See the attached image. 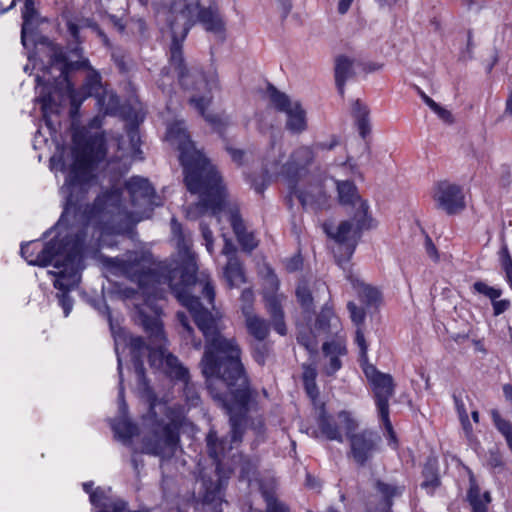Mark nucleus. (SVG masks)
Returning <instances> with one entry per match:
<instances>
[{"label":"nucleus","mask_w":512,"mask_h":512,"mask_svg":"<svg viewBox=\"0 0 512 512\" xmlns=\"http://www.w3.org/2000/svg\"><path fill=\"white\" fill-rule=\"evenodd\" d=\"M171 231L173 239L176 241L179 262L175 266L167 268V273L157 276L148 264L149 261L143 253L129 252L122 258H105L103 263L108 271L113 275L123 276L138 284L139 291L134 289H125L123 294L126 298H135L141 294L145 297L143 304H136L138 308V319L146 333L149 335L150 347H148L141 337H127L119 334L115 337L120 343L122 337L130 349L135 373L139 382L146 385L145 368L142 357L146 351H149L148 359L151 367L161 368L171 378L182 381L189 378V371L180 360L170 353L166 348V337L163 330V324L160 319L161 308L155 304V300L162 299V293L154 287L157 282L160 285H166L175 298L185 307L177 296L181 291L188 297L197 299L205 309L216 314L220 323V315L215 310L214 299L215 289L210 277L204 273L199 276L197 273L196 257L191 251V241L182 231L181 224L175 219H171ZM191 316L190 309L186 306ZM194 319V317H192ZM222 327H220V331Z\"/></svg>","instance_id":"obj_1"},{"label":"nucleus","mask_w":512,"mask_h":512,"mask_svg":"<svg viewBox=\"0 0 512 512\" xmlns=\"http://www.w3.org/2000/svg\"><path fill=\"white\" fill-rule=\"evenodd\" d=\"M73 162L68 168L61 193L65 198L64 211L57 223L59 228L63 222L81 227L74 235L58 236L47 242L43 248L34 252L31 244L21 246V255L29 265L46 267L53 264L55 271L60 270L71 246L77 239L82 240V249L88 233L100 230L103 224L113 221L115 216L127 214L122 206L120 189L113 188L99 195L92 205L83 204L85 195L97 185L95 171L104 162L106 142L102 132L91 133L83 130L73 136Z\"/></svg>","instance_id":"obj_2"},{"label":"nucleus","mask_w":512,"mask_h":512,"mask_svg":"<svg viewBox=\"0 0 512 512\" xmlns=\"http://www.w3.org/2000/svg\"><path fill=\"white\" fill-rule=\"evenodd\" d=\"M177 296L192 312L194 322L205 339L200 368L207 389L229 415V437H218L214 429H210L206 436L208 455L216 464V471L220 472L222 457L232 449L234 443L242 440L245 414L251 396L248 378L240 360L241 349L234 338L220 334L216 314L181 291L177 292Z\"/></svg>","instance_id":"obj_3"},{"label":"nucleus","mask_w":512,"mask_h":512,"mask_svg":"<svg viewBox=\"0 0 512 512\" xmlns=\"http://www.w3.org/2000/svg\"><path fill=\"white\" fill-rule=\"evenodd\" d=\"M146 5L148 0H139ZM167 21L172 33V42L169 49L168 66L163 67L157 81L158 86L165 93L173 90L175 76L179 84L186 90L195 91L190 98L191 105L214 128L221 130L226 122L218 115L206 113L212 102L211 92L218 89L216 73L204 74L201 71L188 69L183 56L182 43L191 27L199 22L206 31L215 34L224 32V21L217 9L201 8L199 0H175L172 2Z\"/></svg>","instance_id":"obj_4"},{"label":"nucleus","mask_w":512,"mask_h":512,"mask_svg":"<svg viewBox=\"0 0 512 512\" xmlns=\"http://www.w3.org/2000/svg\"><path fill=\"white\" fill-rule=\"evenodd\" d=\"M166 139L180 152V162L184 169L187 189L200 194V201L188 210L189 217H196L206 211L213 216H225L243 250L251 252L257 246L253 233L247 232L236 202L227 199L222 178L209 160L195 147L186 131L184 121L168 125Z\"/></svg>","instance_id":"obj_5"},{"label":"nucleus","mask_w":512,"mask_h":512,"mask_svg":"<svg viewBox=\"0 0 512 512\" xmlns=\"http://www.w3.org/2000/svg\"><path fill=\"white\" fill-rule=\"evenodd\" d=\"M49 65L36 76V101L41 104L43 118L48 126L50 116L58 113L62 104L69 100L71 114L78 111L82 101L90 96L96 99L102 94L100 74L90 67L89 60H72L62 48L49 46Z\"/></svg>","instance_id":"obj_6"},{"label":"nucleus","mask_w":512,"mask_h":512,"mask_svg":"<svg viewBox=\"0 0 512 512\" xmlns=\"http://www.w3.org/2000/svg\"><path fill=\"white\" fill-rule=\"evenodd\" d=\"M284 156L282 146L272 141L263 160V181H271L273 178L282 176L290 182H295L306 173L315 154L311 147L300 146L291 153L285 163H283Z\"/></svg>","instance_id":"obj_7"},{"label":"nucleus","mask_w":512,"mask_h":512,"mask_svg":"<svg viewBox=\"0 0 512 512\" xmlns=\"http://www.w3.org/2000/svg\"><path fill=\"white\" fill-rule=\"evenodd\" d=\"M82 254V240L77 239L66 255L64 266L58 271L48 272L55 277L53 281L54 287L61 291V293L57 294V297L65 317L70 314L73 308V300L68 295V292L76 288L81 279V270L83 269Z\"/></svg>","instance_id":"obj_8"},{"label":"nucleus","mask_w":512,"mask_h":512,"mask_svg":"<svg viewBox=\"0 0 512 512\" xmlns=\"http://www.w3.org/2000/svg\"><path fill=\"white\" fill-rule=\"evenodd\" d=\"M369 227L368 216H363L360 213H355L352 221H342L336 230L330 223L325 222L323 224L324 232L338 244L334 253L339 265L349 261L355 251L361 232Z\"/></svg>","instance_id":"obj_9"},{"label":"nucleus","mask_w":512,"mask_h":512,"mask_svg":"<svg viewBox=\"0 0 512 512\" xmlns=\"http://www.w3.org/2000/svg\"><path fill=\"white\" fill-rule=\"evenodd\" d=\"M340 418L344 422V433L350 443L351 456L358 465L364 466L380 450L381 437L370 429L356 432L359 424L352 413H342Z\"/></svg>","instance_id":"obj_10"},{"label":"nucleus","mask_w":512,"mask_h":512,"mask_svg":"<svg viewBox=\"0 0 512 512\" xmlns=\"http://www.w3.org/2000/svg\"><path fill=\"white\" fill-rule=\"evenodd\" d=\"M365 375L371 385L378 416L389 434V443L396 445V436L389 419V400L395 392V384L390 374L382 373L375 367L365 368Z\"/></svg>","instance_id":"obj_11"},{"label":"nucleus","mask_w":512,"mask_h":512,"mask_svg":"<svg viewBox=\"0 0 512 512\" xmlns=\"http://www.w3.org/2000/svg\"><path fill=\"white\" fill-rule=\"evenodd\" d=\"M125 188L130 196L131 204L135 208L130 214L136 221L148 218L153 208L161 205V200L156 195L154 187L146 178L134 176L126 182Z\"/></svg>","instance_id":"obj_12"},{"label":"nucleus","mask_w":512,"mask_h":512,"mask_svg":"<svg viewBox=\"0 0 512 512\" xmlns=\"http://www.w3.org/2000/svg\"><path fill=\"white\" fill-rule=\"evenodd\" d=\"M178 441L179 435L174 425L157 422L152 431L143 438L142 452L170 458L176 452Z\"/></svg>","instance_id":"obj_13"},{"label":"nucleus","mask_w":512,"mask_h":512,"mask_svg":"<svg viewBox=\"0 0 512 512\" xmlns=\"http://www.w3.org/2000/svg\"><path fill=\"white\" fill-rule=\"evenodd\" d=\"M268 96L273 106L287 116L286 128L291 133L300 134L307 129L306 112L299 101H292L274 86L268 87Z\"/></svg>","instance_id":"obj_14"},{"label":"nucleus","mask_w":512,"mask_h":512,"mask_svg":"<svg viewBox=\"0 0 512 512\" xmlns=\"http://www.w3.org/2000/svg\"><path fill=\"white\" fill-rule=\"evenodd\" d=\"M432 198L435 206L448 215L456 214L465 208L462 188L446 180L434 185Z\"/></svg>","instance_id":"obj_15"},{"label":"nucleus","mask_w":512,"mask_h":512,"mask_svg":"<svg viewBox=\"0 0 512 512\" xmlns=\"http://www.w3.org/2000/svg\"><path fill=\"white\" fill-rule=\"evenodd\" d=\"M115 352L117 354V362H118V373H119V393H118V402H119V414L120 416L113 420L112 429L115 433V436L121 440L124 444H127L131 438L137 433V426L130 422L126 417L127 414V404L124 400V386H123V375H122V360L119 353V342L116 339V347Z\"/></svg>","instance_id":"obj_16"},{"label":"nucleus","mask_w":512,"mask_h":512,"mask_svg":"<svg viewBox=\"0 0 512 512\" xmlns=\"http://www.w3.org/2000/svg\"><path fill=\"white\" fill-rule=\"evenodd\" d=\"M406 486L393 479L377 478L373 481V496L377 500L374 512H392L394 501L405 493Z\"/></svg>","instance_id":"obj_17"},{"label":"nucleus","mask_w":512,"mask_h":512,"mask_svg":"<svg viewBox=\"0 0 512 512\" xmlns=\"http://www.w3.org/2000/svg\"><path fill=\"white\" fill-rule=\"evenodd\" d=\"M342 413H350L349 411L342 410L335 416L326 412L322 404L318 409L317 425L321 434L330 441H337L343 443L345 439L344 422L341 421L340 415Z\"/></svg>","instance_id":"obj_18"},{"label":"nucleus","mask_w":512,"mask_h":512,"mask_svg":"<svg viewBox=\"0 0 512 512\" xmlns=\"http://www.w3.org/2000/svg\"><path fill=\"white\" fill-rule=\"evenodd\" d=\"M322 353L325 359L323 372L327 376H332L341 369V357L347 354L345 339L342 336H337L331 341L324 342L322 345Z\"/></svg>","instance_id":"obj_19"},{"label":"nucleus","mask_w":512,"mask_h":512,"mask_svg":"<svg viewBox=\"0 0 512 512\" xmlns=\"http://www.w3.org/2000/svg\"><path fill=\"white\" fill-rule=\"evenodd\" d=\"M294 193L305 210L319 212L330 207V199L319 183L295 190Z\"/></svg>","instance_id":"obj_20"},{"label":"nucleus","mask_w":512,"mask_h":512,"mask_svg":"<svg viewBox=\"0 0 512 512\" xmlns=\"http://www.w3.org/2000/svg\"><path fill=\"white\" fill-rule=\"evenodd\" d=\"M90 502L97 512H124L127 503L113 495L110 487H97L90 493Z\"/></svg>","instance_id":"obj_21"},{"label":"nucleus","mask_w":512,"mask_h":512,"mask_svg":"<svg viewBox=\"0 0 512 512\" xmlns=\"http://www.w3.org/2000/svg\"><path fill=\"white\" fill-rule=\"evenodd\" d=\"M336 188L338 192V200L342 205H350L353 207L358 206L355 213L367 216L368 205L358 195L357 187L349 180L336 181Z\"/></svg>","instance_id":"obj_22"},{"label":"nucleus","mask_w":512,"mask_h":512,"mask_svg":"<svg viewBox=\"0 0 512 512\" xmlns=\"http://www.w3.org/2000/svg\"><path fill=\"white\" fill-rule=\"evenodd\" d=\"M362 66L363 65L359 61L350 59L344 55H340L335 59V84L341 96L345 93L346 81L356 74V68Z\"/></svg>","instance_id":"obj_23"},{"label":"nucleus","mask_w":512,"mask_h":512,"mask_svg":"<svg viewBox=\"0 0 512 512\" xmlns=\"http://www.w3.org/2000/svg\"><path fill=\"white\" fill-rule=\"evenodd\" d=\"M285 296L282 294H270L265 296L266 309L269 313L273 329L281 336L287 334V327L284 319L282 301Z\"/></svg>","instance_id":"obj_24"},{"label":"nucleus","mask_w":512,"mask_h":512,"mask_svg":"<svg viewBox=\"0 0 512 512\" xmlns=\"http://www.w3.org/2000/svg\"><path fill=\"white\" fill-rule=\"evenodd\" d=\"M248 333L257 341H264L269 335V323L254 313L253 307H241Z\"/></svg>","instance_id":"obj_25"},{"label":"nucleus","mask_w":512,"mask_h":512,"mask_svg":"<svg viewBox=\"0 0 512 512\" xmlns=\"http://www.w3.org/2000/svg\"><path fill=\"white\" fill-rule=\"evenodd\" d=\"M346 278L350 281L359 300L366 306V308L375 306L380 302L381 294L378 289L364 283L358 276L351 272L347 273Z\"/></svg>","instance_id":"obj_26"},{"label":"nucleus","mask_w":512,"mask_h":512,"mask_svg":"<svg viewBox=\"0 0 512 512\" xmlns=\"http://www.w3.org/2000/svg\"><path fill=\"white\" fill-rule=\"evenodd\" d=\"M339 330L340 321L333 310L329 307L322 308L316 318L315 331L318 334L335 335L337 337L339 336Z\"/></svg>","instance_id":"obj_27"},{"label":"nucleus","mask_w":512,"mask_h":512,"mask_svg":"<svg viewBox=\"0 0 512 512\" xmlns=\"http://www.w3.org/2000/svg\"><path fill=\"white\" fill-rule=\"evenodd\" d=\"M217 480L213 481L211 479L203 480V486L205 489L204 492V502L206 503H214L222 500L223 490L227 484L228 476L223 474V468L220 472L216 471Z\"/></svg>","instance_id":"obj_28"},{"label":"nucleus","mask_w":512,"mask_h":512,"mask_svg":"<svg viewBox=\"0 0 512 512\" xmlns=\"http://www.w3.org/2000/svg\"><path fill=\"white\" fill-rule=\"evenodd\" d=\"M467 500L472 512H488L491 495L488 491L481 493L479 486L473 478H470V487L467 492Z\"/></svg>","instance_id":"obj_29"},{"label":"nucleus","mask_w":512,"mask_h":512,"mask_svg":"<svg viewBox=\"0 0 512 512\" xmlns=\"http://www.w3.org/2000/svg\"><path fill=\"white\" fill-rule=\"evenodd\" d=\"M38 12L35 9L33 0H25L22 9L23 24L21 29V42L26 46V38L33 31L34 26L38 23Z\"/></svg>","instance_id":"obj_30"},{"label":"nucleus","mask_w":512,"mask_h":512,"mask_svg":"<svg viewBox=\"0 0 512 512\" xmlns=\"http://www.w3.org/2000/svg\"><path fill=\"white\" fill-rule=\"evenodd\" d=\"M422 476L424 480L421 483V487L425 489L428 494L432 495L441 483L436 459L429 458L427 460L422 471Z\"/></svg>","instance_id":"obj_31"},{"label":"nucleus","mask_w":512,"mask_h":512,"mask_svg":"<svg viewBox=\"0 0 512 512\" xmlns=\"http://www.w3.org/2000/svg\"><path fill=\"white\" fill-rule=\"evenodd\" d=\"M223 273L230 287H238L245 282L243 267L238 257H232L227 261Z\"/></svg>","instance_id":"obj_32"},{"label":"nucleus","mask_w":512,"mask_h":512,"mask_svg":"<svg viewBox=\"0 0 512 512\" xmlns=\"http://www.w3.org/2000/svg\"><path fill=\"white\" fill-rule=\"evenodd\" d=\"M352 113L355 118L359 133L362 138H365L370 131L369 126V110L360 100H356L352 106Z\"/></svg>","instance_id":"obj_33"},{"label":"nucleus","mask_w":512,"mask_h":512,"mask_svg":"<svg viewBox=\"0 0 512 512\" xmlns=\"http://www.w3.org/2000/svg\"><path fill=\"white\" fill-rule=\"evenodd\" d=\"M298 343L303 346L310 354H316L318 350V341L316 331L310 328H302L297 335Z\"/></svg>","instance_id":"obj_34"},{"label":"nucleus","mask_w":512,"mask_h":512,"mask_svg":"<svg viewBox=\"0 0 512 512\" xmlns=\"http://www.w3.org/2000/svg\"><path fill=\"white\" fill-rule=\"evenodd\" d=\"M177 318L183 327V338L187 343H190L194 349L200 350L202 348V341L200 338H195L194 330L189 324L187 316L183 312L177 313Z\"/></svg>","instance_id":"obj_35"},{"label":"nucleus","mask_w":512,"mask_h":512,"mask_svg":"<svg viewBox=\"0 0 512 512\" xmlns=\"http://www.w3.org/2000/svg\"><path fill=\"white\" fill-rule=\"evenodd\" d=\"M97 104L104 114H114L118 108L119 100L115 94L103 91L97 98Z\"/></svg>","instance_id":"obj_36"},{"label":"nucleus","mask_w":512,"mask_h":512,"mask_svg":"<svg viewBox=\"0 0 512 512\" xmlns=\"http://www.w3.org/2000/svg\"><path fill=\"white\" fill-rule=\"evenodd\" d=\"M261 494L266 503L267 512H291L290 507L286 503L278 500L272 492L262 489Z\"/></svg>","instance_id":"obj_37"},{"label":"nucleus","mask_w":512,"mask_h":512,"mask_svg":"<svg viewBox=\"0 0 512 512\" xmlns=\"http://www.w3.org/2000/svg\"><path fill=\"white\" fill-rule=\"evenodd\" d=\"M472 291L487 297L491 302L498 299L503 293L502 289L489 286L484 281H476L472 285Z\"/></svg>","instance_id":"obj_38"},{"label":"nucleus","mask_w":512,"mask_h":512,"mask_svg":"<svg viewBox=\"0 0 512 512\" xmlns=\"http://www.w3.org/2000/svg\"><path fill=\"white\" fill-rule=\"evenodd\" d=\"M296 296L302 308L306 312H310L313 310V297L305 283H301L298 285L296 289Z\"/></svg>","instance_id":"obj_39"},{"label":"nucleus","mask_w":512,"mask_h":512,"mask_svg":"<svg viewBox=\"0 0 512 512\" xmlns=\"http://www.w3.org/2000/svg\"><path fill=\"white\" fill-rule=\"evenodd\" d=\"M184 387H183V394L185 397V400L187 402V405L189 407H196L200 402V397L198 394V391L194 384L189 382V378L186 380H182Z\"/></svg>","instance_id":"obj_40"},{"label":"nucleus","mask_w":512,"mask_h":512,"mask_svg":"<svg viewBox=\"0 0 512 512\" xmlns=\"http://www.w3.org/2000/svg\"><path fill=\"white\" fill-rule=\"evenodd\" d=\"M347 310L350 315L351 321L357 326L361 327L366 318V311L362 307H358L354 302L350 301L347 304Z\"/></svg>","instance_id":"obj_41"},{"label":"nucleus","mask_w":512,"mask_h":512,"mask_svg":"<svg viewBox=\"0 0 512 512\" xmlns=\"http://www.w3.org/2000/svg\"><path fill=\"white\" fill-rule=\"evenodd\" d=\"M127 134L130 140L131 147L133 149L134 155L138 159H142L141 150H140V135L138 128L135 124H130L127 128Z\"/></svg>","instance_id":"obj_42"},{"label":"nucleus","mask_w":512,"mask_h":512,"mask_svg":"<svg viewBox=\"0 0 512 512\" xmlns=\"http://www.w3.org/2000/svg\"><path fill=\"white\" fill-rule=\"evenodd\" d=\"M269 354V347L267 344L258 341L253 347V358L254 360L260 364L264 365Z\"/></svg>","instance_id":"obj_43"},{"label":"nucleus","mask_w":512,"mask_h":512,"mask_svg":"<svg viewBox=\"0 0 512 512\" xmlns=\"http://www.w3.org/2000/svg\"><path fill=\"white\" fill-rule=\"evenodd\" d=\"M200 230H201L204 242H205L206 249H207L208 253L212 255L214 252L213 233L209 229V227L206 224H204L203 222L200 223Z\"/></svg>","instance_id":"obj_44"},{"label":"nucleus","mask_w":512,"mask_h":512,"mask_svg":"<svg viewBox=\"0 0 512 512\" xmlns=\"http://www.w3.org/2000/svg\"><path fill=\"white\" fill-rule=\"evenodd\" d=\"M437 116L446 123H452L453 117L450 111L440 106L435 101L432 102V105L429 107Z\"/></svg>","instance_id":"obj_45"},{"label":"nucleus","mask_w":512,"mask_h":512,"mask_svg":"<svg viewBox=\"0 0 512 512\" xmlns=\"http://www.w3.org/2000/svg\"><path fill=\"white\" fill-rule=\"evenodd\" d=\"M487 465L492 469H502L503 460L498 450H490L487 458Z\"/></svg>","instance_id":"obj_46"},{"label":"nucleus","mask_w":512,"mask_h":512,"mask_svg":"<svg viewBox=\"0 0 512 512\" xmlns=\"http://www.w3.org/2000/svg\"><path fill=\"white\" fill-rule=\"evenodd\" d=\"M491 303L493 307V314L495 316H499L502 313L506 312L511 306V302L508 299H495Z\"/></svg>","instance_id":"obj_47"},{"label":"nucleus","mask_w":512,"mask_h":512,"mask_svg":"<svg viewBox=\"0 0 512 512\" xmlns=\"http://www.w3.org/2000/svg\"><path fill=\"white\" fill-rule=\"evenodd\" d=\"M82 26H85V27H88L90 28L93 32H95L97 34V36L103 41V43L105 45H108L109 44V40L106 36V34L102 31V29L98 26L97 23L89 20V19H86L83 21V25Z\"/></svg>","instance_id":"obj_48"},{"label":"nucleus","mask_w":512,"mask_h":512,"mask_svg":"<svg viewBox=\"0 0 512 512\" xmlns=\"http://www.w3.org/2000/svg\"><path fill=\"white\" fill-rule=\"evenodd\" d=\"M224 237V246L222 248V254L225 255L228 260L232 257H237L236 255V247L235 245L233 244V242L226 238L225 235H223Z\"/></svg>","instance_id":"obj_49"},{"label":"nucleus","mask_w":512,"mask_h":512,"mask_svg":"<svg viewBox=\"0 0 512 512\" xmlns=\"http://www.w3.org/2000/svg\"><path fill=\"white\" fill-rule=\"evenodd\" d=\"M317 371L313 365H303V382L316 381Z\"/></svg>","instance_id":"obj_50"},{"label":"nucleus","mask_w":512,"mask_h":512,"mask_svg":"<svg viewBox=\"0 0 512 512\" xmlns=\"http://www.w3.org/2000/svg\"><path fill=\"white\" fill-rule=\"evenodd\" d=\"M338 145H339V139L337 136L333 135L330 138V140L327 142L316 143L315 148L318 150H333Z\"/></svg>","instance_id":"obj_51"},{"label":"nucleus","mask_w":512,"mask_h":512,"mask_svg":"<svg viewBox=\"0 0 512 512\" xmlns=\"http://www.w3.org/2000/svg\"><path fill=\"white\" fill-rule=\"evenodd\" d=\"M355 342L360 348L362 356L366 355L367 352V344L365 341L364 333L361 329V327H357L356 335H355Z\"/></svg>","instance_id":"obj_52"},{"label":"nucleus","mask_w":512,"mask_h":512,"mask_svg":"<svg viewBox=\"0 0 512 512\" xmlns=\"http://www.w3.org/2000/svg\"><path fill=\"white\" fill-rule=\"evenodd\" d=\"M255 470V465L250 460H245L241 466L240 477L250 480V474Z\"/></svg>","instance_id":"obj_53"},{"label":"nucleus","mask_w":512,"mask_h":512,"mask_svg":"<svg viewBox=\"0 0 512 512\" xmlns=\"http://www.w3.org/2000/svg\"><path fill=\"white\" fill-rule=\"evenodd\" d=\"M227 151L230 154L232 160L236 164L241 165L243 163L245 155H246L245 151L240 150V149H235V148H232V147H228Z\"/></svg>","instance_id":"obj_54"},{"label":"nucleus","mask_w":512,"mask_h":512,"mask_svg":"<svg viewBox=\"0 0 512 512\" xmlns=\"http://www.w3.org/2000/svg\"><path fill=\"white\" fill-rule=\"evenodd\" d=\"M254 300L253 292L250 289L243 290L241 294L242 307H252Z\"/></svg>","instance_id":"obj_55"},{"label":"nucleus","mask_w":512,"mask_h":512,"mask_svg":"<svg viewBox=\"0 0 512 512\" xmlns=\"http://www.w3.org/2000/svg\"><path fill=\"white\" fill-rule=\"evenodd\" d=\"M425 249H426L427 254L432 259L438 260L437 249H436L435 245L433 244L431 238L428 236H426V239H425Z\"/></svg>","instance_id":"obj_56"},{"label":"nucleus","mask_w":512,"mask_h":512,"mask_svg":"<svg viewBox=\"0 0 512 512\" xmlns=\"http://www.w3.org/2000/svg\"><path fill=\"white\" fill-rule=\"evenodd\" d=\"M501 267H506L508 263L512 264V258L510 256L508 247L504 244L500 251Z\"/></svg>","instance_id":"obj_57"},{"label":"nucleus","mask_w":512,"mask_h":512,"mask_svg":"<svg viewBox=\"0 0 512 512\" xmlns=\"http://www.w3.org/2000/svg\"><path fill=\"white\" fill-rule=\"evenodd\" d=\"M304 387L310 398L316 399L318 396V389L316 381L304 382Z\"/></svg>","instance_id":"obj_58"},{"label":"nucleus","mask_w":512,"mask_h":512,"mask_svg":"<svg viewBox=\"0 0 512 512\" xmlns=\"http://www.w3.org/2000/svg\"><path fill=\"white\" fill-rule=\"evenodd\" d=\"M67 26L69 34L74 38L75 41L79 42V30L81 26L72 21H69Z\"/></svg>","instance_id":"obj_59"},{"label":"nucleus","mask_w":512,"mask_h":512,"mask_svg":"<svg viewBox=\"0 0 512 512\" xmlns=\"http://www.w3.org/2000/svg\"><path fill=\"white\" fill-rule=\"evenodd\" d=\"M454 401H455V406H456V410H457L459 419L463 418L464 416H468V413L466 411L465 405L462 402V400H460L458 397L454 396Z\"/></svg>","instance_id":"obj_60"},{"label":"nucleus","mask_w":512,"mask_h":512,"mask_svg":"<svg viewBox=\"0 0 512 512\" xmlns=\"http://www.w3.org/2000/svg\"><path fill=\"white\" fill-rule=\"evenodd\" d=\"M460 422H461L462 428H463L466 436L467 437L471 436L473 428H472V425H471V423L469 421V417L468 416H464L463 418H460Z\"/></svg>","instance_id":"obj_61"},{"label":"nucleus","mask_w":512,"mask_h":512,"mask_svg":"<svg viewBox=\"0 0 512 512\" xmlns=\"http://www.w3.org/2000/svg\"><path fill=\"white\" fill-rule=\"evenodd\" d=\"M301 264V259L299 257H294L288 261L286 267L289 271H295L301 267Z\"/></svg>","instance_id":"obj_62"},{"label":"nucleus","mask_w":512,"mask_h":512,"mask_svg":"<svg viewBox=\"0 0 512 512\" xmlns=\"http://www.w3.org/2000/svg\"><path fill=\"white\" fill-rule=\"evenodd\" d=\"M503 116H509L512 118V90L510 91L506 103H505V110Z\"/></svg>","instance_id":"obj_63"},{"label":"nucleus","mask_w":512,"mask_h":512,"mask_svg":"<svg viewBox=\"0 0 512 512\" xmlns=\"http://www.w3.org/2000/svg\"><path fill=\"white\" fill-rule=\"evenodd\" d=\"M505 274V280L512 290V264L508 263L506 267L502 268Z\"/></svg>","instance_id":"obj_64"}]
</instances>
